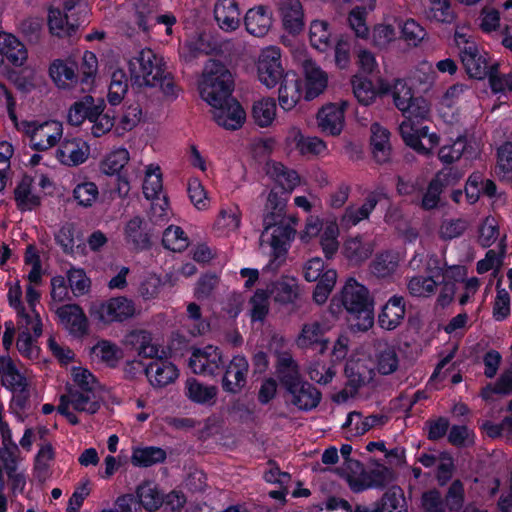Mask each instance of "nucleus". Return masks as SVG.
Listing matches in <instances>:
<instances>
[{"label":"nucleus","mask_w":512,"mask_h":512,"mask_svg":"<svg viewBox=\"0 0 512 512\" xmlns=\"http://www.w3.org/2000/svg\"><path fill=\"white\" fill-rule=\"evenodd\" d=\"M290 194L272 187L266 196L263 208L264 231L261 235V247H269L273 257L271 264L282 261L295 236L298 219L286 214Z\"/></svg>","instance_id":"obj_1"},{"label":"nucleus","mask_w":512,"mask_h":512,"mask_svg":"<svg viewBox=\"0 0 512 512\" xmlns=\"http://www.w3.org/2000/svg\"><path fill=\"white\" fill-rule=\"evenodd\" d=\"M341 309L347 312L358 331H368L374 324V300L368 288L353 277L331 299L330 311L337 313Z\"/></svg>","instance_id":"obj_2"},{"label":"nucleus","mask_w":512,"mask_h":512,"mask_svg":"<svg viewBox=\"0 0 512 512\" xmlns=\"http://www.w3.org/2000/svg\"><path fill=\"white\" fill-rule=\"evenodd\" d=\"M0 91L5 97L9 118L15 128L28 139L29 147L37 152H47L54 147L57 148L64 134L63 123L56 119L19 121L15 112L14 97L2 83H0Z\"/></svg>","instance_id":"obj_3"},{"label":"nucleus","mask_w":512,"mask_h":512,"mask_svg":"<svg viewBox=\"0 0 512 512\" xmlns=\"http://www.w3.org/2000/svg\"><path fill=\"white\" fill-rule=\"evenodd\" d=\"M278 372L282 383L291 395V402L301 410L315 408L321 399L320 392L310 383L299 378L298 367L292 357L284 355L279 359Z\"/></svg>","instance_id":"obj_4"},{"label":"nucleus","mask_w":512,"mask_h":512,"mask_svg":"<svg viewBox=\"0 0 512 512\" xmlns=\"http://www.w3.org/2000/svg\"><path fill=\"white\" fill-rule=\"evenodd\" d=\"M232 74L220 62L209 60L199 82L201 98L213 107L223 102L232 94Z\"/></svg>","instance_id":"obj_5"},{"label":"nucleus","mask_w":512,"mask_h":512,"mask_svg":"<svg viewBox=\"0 0 512 512\" xmlns=\"http://www.w3.org/2000/svg\"><path fill=\"white\" fill-rule=\"evenodd\" d=\"M128 71L136 85L155 87L165 74V62L163 57L152 49L143 48L128 60Z\"/></svg>","instance_id":"obj_6"},{"label":"nucleus","mask_w":512,"mask_h":512,"mask_svg":"<svg viewBox=\"0 0 512 512\" xmlns=\"http://www.w3.org/2000/svg\"><path fill=\"white\" fill-rule=\"evenodd\" d=\"M7 300L9 306L14 309L17 315V323L25 327L32 326L39 330V316L37 305L40 300V293L35 286L27 285L25 291V302L22 300L23 292L18 280L7 283Z\"/></svg>","instance_id":"obj_7"},{"label":"nucleus","mask_w":512,"mask_h":512,"mask_svg":"<svg viewBox=\"0 0 512 512\" xmlns=\"http://www.w3.org/2000/svg\"><path fill=\"white\" fill-rule=\"evenodd\" d=\"M303 275L308 282L318 281L313 292V299L317 304H324L336 284V270L326 268L320 257H313L305 262Z\"/></svg>","instance_id":"obj_8"},{"label":"nucleus","mask_w":512,"mask_h":512,"mask_svg":"<svg viewBox=\"0 0 512 512\" xmlns=\"http://www.w3.org/2000/svg\"><path fill=\"white\" fill-rule=\"evenodd\" d=\"M256 73L259 82L267 89L278 85L287 74L282 65L280 48L268 46L260 51L256 61Z\"/></svg>","instance_id":"obj_9"},{"label":"nucleus","mask_w":512,"mask_h":512,"mask_svg":"<svg viewBox=\"0 0 512 512\" xmlns=\"http://www.w3.org/2000/svg\"><path fill=\"white\" fill-rule=\"evenodd\" d=\"M400 134L407 146L419 154L428 155L439 143L435 133H428L427 126H421L416 120L405 119L399 126Z\"/></svg>","instance_id":"obj_10"},{"label":"nucleus","mask_w":512,"mask_h":512,"mask_svg":"<svg viewBox=\"0 0 512 512\" xmlns=\"http://www.w3.org/2000/svg\"><path fill=\"white\" fill-rule=\"evenodd\" d=\"M89 143L79 136H68L61 139L55 150V159L63 166L77 167L84 164L90 157Z\"/></svg>","instance_id":"obj_11"},{"label":"nucleus","mask_w":512,"mask_h":512,"mask_svg":"<svg viewBox=\"0 0 512 512\" xmlns=\"http://www.w3.org/2000/svg\"><path fill=\"white\" fill-rule=\"evenodd\" d=\"M368 361L374 366L376 373L383 376L395 373L400 366L396 347L386 340H377L373 343Z\"/></svg>","instance_id":"obj_12"},{"label":"nucleus","mask_w":512,"mask_h":512,"mask_svg":"<svg viewBox=\"0 0 512 512\" xmlns=\"http://www.w3.org/2000/svg\"><path fill=\"white\" fill-rule=\"evenodd\" d=\"M214 121L227 130H237L246 120V112L241 104L231 96L211 107Z\"/></svg>","instance_id":"obj_13"},{"label":"nucleus","mask_w":512,"mask_h":512,"mask_svg":"<svg viewBox=\"0 0 512 512\" xmlns=\"http://www.w3.org/2000/svg\"><path fill=\"white\" fill-rule=\"evenodd\" d=\"M136 309L132 300L126 297H115L95 306L92 310L104 323L122 322L135 315Z\"/></svg>","instance_id":"obj_14"},{"label":"nucleus","mask_w":512,"mask_h":512,"mask_svg":"<svg viewBox=\"0 0 512 512\" xmlns=\"http://www.w3.org/2000/svg\"><path fill=\"white\" fill-rule=\"evenodd\" d=\"M348 107L346 101L329 103L317 113L316 121L319 130L325 135L339 136L345 126V111Z\"/></svg>","instance_id":"obj_15"},{"label":"nucleus","mask_w":512,"mask_h":512,"mask_svg":"<svg viewBox=\"0 0 512 512\" xmlns=\"http://www.w3.org/2000/svg\"><path fill=\"white\" fill-rule=\"evenodd\" d=\"M329 330L330 326L319 321L304 323L295 338V343L300 349H311L324 353L328 348V340L325 335Z\"/></svg>","instance_id":"obj_16"},{"label":"nucleus","mask_w":512,"mask_h":512,"mask_svg":"<svg viewBox=\"0 0 512 512\" xmlns=\"http://www.w3.org/2000/svg\"><path fill=\"white\" fill-rule=\"evenodd\" d=\"M351 84L355 98L364 106L373 104L378 96L388 94L390 91V84L384 78H378L374 84L369 78L354 75Z\"/></svg>","instance_id":"obj_17"},{"label":"nucleus","mask_w":512,"mask_h":512,"mask_svg":"<svg viewBox=\"0 0 512 512\" xmlns=\"http://www.w3.org/2000/svg\"><path fill=\"white\" fill-rule=\"evenodd\" d=\"M221 363L222 353L213 345L194 349L188 361L192 372L199 375H214Z\"/></svg>","instance_id":"obj_18"},{"label":"nucleus","mask_w":512,"mask_h":512,"mask_svg":"<svg viewBox=\"0 0 512 512\" xmlns=\"http://www.w3.org/2000/svg\"><path fill=\"white\" fill-rule=\"evenodd\" d=\"M249 372V363L242 355L234 356L225 367L222 378V388L224 391L237 394L245 387L247 375Z\"/></svg>","instance_id":"obj_19"},{"label":"nucleus","mask_w":512,"mask_h":512,"mask_svg":"<svg viewBox=\"0 0 512 512\" xmlns=\"http://www.w3.org/2000/svg\"><path fill=\"white\" fill-rule=\"evenodd\" d=\"M59 323L73 336L81 337L88 331V319L76 304H65L55 308Z\"/></svg>","instance_id":"obj_20"},{"label":"nucleus","mask_w":512,"mask_h":512,"mask_svg":"<svg viewBox=\"0 0 512 512\" xmlns=\"http://www.w3.org/2000/svg\"><path fill=\"white\" fill-rule=\"evenodd\" d=\"M437 264L438 261L431 258L427 267V271L431 275H415L407 280V291L411 297L427 299L435 295L438 289V283L434 279V276L436 275L437 271L441 270Z\"/></svg>","instance_id":"obj_21"},{"label":"nucleus","mask_w":512,"mask_h":512,"mask_svg":"<svg viewBox=\"0 0 512 512\" xmlns=\"http://www.w3.org/2000/svg\"><path fill=\"white\" fill-rule=\"evenodd\" d=\"M460 178L452 168H444L436 174V176L429 183L426 192L421 200V207L424 210H432L438 207L440 203V195L443 188L447 185L453 184Z\"/></svg>","instance_id":"obj_22"},{"label":"nucleus","mask_w":512,"mask_h":512,"mask_svg":"<svg viewBox=\"0 0 512 512\" xmlns=\"http://www.w3.org/2000/svg\"><path fill=\"white\" fill-rule=\"evenodd\" d=\"M278 103L282 110L291 111L301 101L303 96L300 78L292 71H287L286 76L278 83Z\"/></svg>","instance_id":"obj_23"},{"label":"nucleus","mask_w":512,"mask_h":512,"mask_svg":"<svg viewBox=\"0 0 512 512\" xmlns=\"http://www.w3.org/2000/svg\"><path fill=\"white\" fill-rule=\"evenodd\" d=\"M460 56L465 70L471 78L483 79L488 75V55L477 45L463 47Z\"/></svg>","instance_id":"obj_24"},{"label":"nucleus","mask_w":512,"mask_h":512,"mask_svg":"<svg viewBox=\"0 0 512 512\" xmlns=\"http://www.w3.org/2000/svg\"><path fill=\"white\" fill-rule=\"evenodd\" d=\"M305 80V99L313 100L322 94L328 86V74L314 61L305 60L303 63Z\"/></svg>","instance_id":"obj_25"},{"label":"nucleus","mask_w":512,"mask_h":512,"mask_svg":"<svg viewBox=\"0 0 512 512\" xmlns=\"http://www.w3.org/2000/svg\"><path fill=\"white\" fill-rule=\"evenodd\" d=\"M145 374L153 387L162 388L178 378L179 370L172 362L161 358L152 360L145 367Z\"/></svg>","instance_id":"obj_26"},{"label":"nucleus","mask_w":512,"mask_h":512,"mask_svg":"<svg viewBox=\"0 0 512 512\" xmlns=\"http://www.w3.org/2000/svg\"><path fill=\"white\" fill-rule=\"evenodd\" d=\"M374 251L372 241L362 236H350L345 239L341 253L352 266H358L368 260Z\"/></svg>","instance_id":"obj_27"},{"label":"nucleus","mask_w":512,"mask_h":512,"mask_svg":"<svg viewBox=\"0 0 512 512\" xmlns=\"http://www.w3.org/2000/svg\"><path fill=\"white\" fill-rule=\"evenodd\" d=\"M405 314L404 297L394 295L382 307L378 315V324L386 331L395 330L403 322Z\"/></svg>","instance_id":"obj_28"},{"label":"nucleus","mask_w":512,"mask_h":512,"mask_svg":"<svg viewBox=\"0 0 512 512\" xmlns=\"http://www.w3.org/2000/svg\"><path fill=\"white\" fill-rule=\"evenodd\" d=\"M242 212L238 205L222 206L213 224V231L219 237H228L241 226Z\"/></svg>","instance_id":"obj_29"},{"label":"nucleus","mask_w":512,"mask_h":512,"mask_svg":"<svg viewBox=\"0 0 512 512\" xmlns=\"http://www.w3.org/2000/svg\"><path fill=\"white\" fill-rule=\"evenodd\" d=\"M473 97L472 91L464 84H454L450 86L439 102V111L443 117L447 116L451 111L454 115Z\"/></svg>","instance_id":"obj_30"},{"label":"nucleus","mask_w":512,"mask_h":512,"mask_svg":"<svg viewBox=\"0 0 512 512\" xmlns=\"http://www.w3.org/2000/svg\"><path fill=\"white\" fill-rule=\"evenodd\" d=\"M14 200L20 211H32L41 205L42 197L38 194L30 176H23L14 189Z\"/></svg>","instance_id":"obj_31"},{"label":"nucleus","mask_w":512,"mask_h":512,"mask_svg":"<svg viewBox=\"0 0 512 512\" xmlns=\"http://www.w3.org/2000/svg\"><path fill=\"white\" fill-rule=\"evenodd\" d=\"M265 172L275 182L273 187H279L280 190L288 194H291L300 185L298 174L293 170L287 169L279 162L268 161L265 165Z\"/></svg>","instance_id":"obj_32"},{"label":"nucleus","mask_w":512,"mask_h":512,"mask_svg":"<svg viewBox=\"0 0 512 512\" xmlns=\"http://www.w3.org/2000/svg\"><path fill=\"white\" fill-rule=\"evenodd\" d=\"M272 13L264 6L249 9L244 17L247 32L256 37L265 36L272 26Z\"/></svg>","instance_id":"obj_33"},{"label":"nucleus","mask_w":512,"mask_h":512,"mask_svg":"<svg viewBox=\"0 0 512 512\" xmlns=\"http://www.w3.org/2000/svg\"><path fill=\"white\" fill-rule=\"evenodd\" d=\"M214 16L224 31L231 32L240 26V11L236 0H217Z\"/></svg>","instance_id":"obj_34"},{"label":"nucleus","mask_w":512,"mask_h":512,"mask_svg":"<svg viewBox=\"0 0 512 512\" xmlns=\"http://www.w3.org/2000/svg\"><path fill=\"white\" fill-rule=\"evenodd\" d=\"M0 52L12 65L20 67L28 58L25 45L13 34L0 32Z\"/></svg>","instance_id":"obj_35"},{"label":"nucleus","mask_w":512,"mask_h":512,"mask_svg":"<svg viewBox=\"0 0 512 512\" xmlns=\"http://www.w3.org/2000/svg\"><path fill=\"white\" fill-rule=\"evenodd\" d=\"M20 331L16 346L19 353L28 359H35L39 355V347L37 345V339L42 334V321L39 317V330L32 326L25 327L21 323H17Z\"/></svg>","instance_id":"obj_36"},{"label":"nucleus","mask_w":512,"mask_h":512,"mask_svg":"<svg viewBox=\"0 0 512 512\" xmlns=\"http://www.w3.org/2000/svg\"><path fill=\"white\" fill-rule=\"evenodd\" d=\"M77 65L74 61L54 60L49 67V75L60 89H69L77 83Z\"/></svg>","instance_id":"obj_37"},{"label":"nucleus","mask_w":512,"mask_h":512,"mask_svg":"<svg viewBox=\"0 0 512 512\" xmlns=\"http://www.w3.org/2000/svg\"><path fill=\"white\" fill-rule=\"evenodd\" d=\"M0 376L2 385L14 392H24L28 387L26 377L9 356H0Z\"/></svg>","instance_id":"obj_38"},{"label":"nucleus","mask_w":512,"mask_h":512,"mask_svg":"<svg viewBox=\"0 0 512 512\" xmlns=\"http://www.w3.org/2000/svg\"><path fill=\"white\" fill-rule=\"evenodd\" d=\"M59 398H66L73 410L87 414H95L101 406L97 391L70 389L67 394H63Z\"/></svg>","instance_id":"obj_39"},{"label":"nucleus","mask_w":512,"mask_h":512,"mask_svg":"<svg viewBox=\"0 0 512 512\" xmlns=\"http://www.w3.org/2000/svg\"><path fill=\"white\" fill-rule=\"evenodd\" d=\"M130 161V153L125 147H117L107 152L99 162V170L106 176L125 173L124 169Z\"/></svg>","instance_id":"obj_40"},{"label":"nucleus","mask_w":512,"mask_h":512,"mask_svg":"<svg viewBox=\"0 0 512 512\" xmlns=\"http://www.w3.org/2000/svg\"><path fill=\"white\" fill-rule=\"evenodd\" d=\"M378 202L379 194L376 192L369 193L361 205H350L345 209L342 223L347 226H355L368 219Z\"/></svg>","instance_id":"obj_41"},{"label":"nucleus","mask_w":512,"mask_h":512,"mask_svg":"<svg viewBox=\"0 0 512 512\" xmlns=\"http://www.w3.org/2000/svg\"><path fill=\"white\" fill-rule=\"evenodd\" d=\"M144 220L140 216L129 219L124 226V238L134 250H145L149 247V236L144 227Z\"/></svg>","instance_id":"obj_42"},{"label":"nucleus","mask_w":512,"mask_h":512,"mask_svg":"<svg viewBox=\"0 0 512 512\" xmlns=\"http://www.w3.org/2000/svg\"><path fill=\"white\" fill-rule=\"evenodd\" d=\"M185 394L194 403L212 405L217 397L218 388L203 384L195 378H188L185 383Z\"/></svg>","instance_id":"obj_43"},{"label":"nucleus","mask_w":512,"mask_h":512,"mask_svg":"<svg viewBox=\"0 0 512 512\" xmlns=\"http://www.w3.org/2000/svg\"><path fill=\"white\" fill-rule=\"evenodd\" d=\"M277 117L276 101L272 97H262L252 105V119L261 128L272 126Z\"/></svg>","instance_id":"obj_44"},{"label":"nucleus","mask_w":512,"mask_h":512,"mask_svg":"<svg viewBox=\"0 0 512 512\" xmlns=\"http://www.w3.org/2000/svg\"><path fill=\"white\" fill-rule=\"evenodd\" d=\"M283 25L291 33H299L304 26V14L299 0H283L281 6Z\"/></svg>","instance_id":"obj_45"},{"label":"nucleus","mask_w":512,"mask_h":512,"mask_svg":"<svg viewBox=\"0 0 512 512\" xmlns=\"http://www.w3.org/2000/svg\"><path fill=\"white\" fill-rule=\"evenodd\" d=\"M166 459V452L159 447L137 446L132 450L131 463L137 467H149L162 463Z\"/></svg>","instance_id":"obj_46"},{"label":"nucleus","mask_w":512,"mask_h":512,"mask_svg":"<svg viewBox=\"0 0 512 512\" xmlns=\"http://www.w3.org/2000/svg\"><path fill=\"white\" fill-rule=\"evenodd\" d=\"M143 194L148 200L157 199L163 190L162 172L157 164H149L145 167L143 180Z\"/></svg>","instance_id":"obj_47"},{"label":"nucleus","mask_w":512,"mask_h":512,"mask_svg":"<svg viewBox=\"0 0 512 512\" xmlns=\"http://www.w3.org/2000/svg\"><path fill=\"white\" fill-rule=\"evenodd\" d=\"M371 144L375 159L386 162L390 157L389 132L378 123L371 126Z\"/></svg>","instance_id":"obj_48"},{"label":"nucleus","mask_w":512,"mask_h":512,"mask_svg":"<svg viewBox=\"0 0 512 512\" xmlns=\"http://www.w3.org/2000/svg\"><path fill=\"white\" fill-rule=\"evenodd\" d=\"M339 233L336 221L325 220L323 231L319 236V244L327 259H332L339 249Z\"/></svg>","instance_id":"obj_49"},{"label":"nucleus","mask_w":512,"mask_h":512,"mask_svg":"<svg viewBox=\"0 0 512 512\" xmlns=\"http://www.w3.org/2000/svg\"><path fill=\"white\" fill-rule=\"evenodd\" d=\"M268 293L273 295L276 302L290 303L298 294L297 280L293 277L283 276L272 284V288Z\"/></svg>","instance_id":"obj_50"},{"label":"nucleus","mask_w":512,"mask_h":512,"mask_svg":"<svg viewBox=\"0 0 512 512\" xmlns=\"http://www.w3.org/2000/svg\"><path fill=\"white\" fill-rule=\"evenodd\" d=\"M345 373L356 384H364L373 379L374 366L364 358L351 359L345 366Z\"/></svg>","instance_id":"obj_51"},{"label":"nucleus","mask_w":512,"mask_h":512,"mask_svg":"<svg viewBox=\"0 0 512 512\" xmlns=\"http://www.w3.org/2000/svg\"><path fill=\"white\" fill-rule=\"evenodd\" d=\"M213 47L208 35L199 34L194 38L187 40L180 48V55L186 61L198 57L201 54H210Z\"/></svg>","instance_id":"obj_52"},{"label":"nucleus","mask_w":512,"mask_h":512,"mask_svg":"<svg viewBox=\"0 0 512 512\" xmlns=\"http://www.w3.org/2000/svg\"><path fill=\"white\" fill-rule=\"evenodd\" d=\"M332 33L329 24L323 20H314L309 28V40L311 45L322 52L327 51L331 47Z\"/></svg>","instance_id":"obj_53"},{"label":"nucleus","mask_w":512,"mask_h":512,"mask_svg":"<svg viewBox=\"0 0 512 512\" xmlns=\"http://www.w3.org/2000/svg\"><path fill=\"white\" fill-rule=\"evenodd\" d=\"M92 355L108 366H115L122 358L121 349L108 340L97 342L91 349Z\"/></svg>","instance_id":"obj_54"},{"label":"nucleus","mask_w":512,"mask_h":512,"mask_svg":"<svg viewBox=\"0 0 512 512\" xmlns=\"http://www.w3.org/2000/svg\"><path fill=\"white\" fill-rule=\"evenodd\" d=\"M187 193L192 205L198 211L209 210L211 207V198L198 178L193 177L188 180Z\"/></svg>","instance_id":"obj_55"},{"label":"nucleus","mask_w":512,"mask_h":512,"mask_svg":"<svg viewBox=\"0 0 512 512\" xmlns=\"http://www.w3.org/2000/svg\"><path fill=\"white\" fill-rule=\"evenodd\" d=\"M143 113L140 104L132 103L125 106L116 123L119 134L133 130L142 120Z\"/></svg>","instance_id":"obj_56"},{"label":"nucleus","mask_w":512,"mask_h":512,"mask_svg":"<svg viewBox=\"0 0 512 512\" xmlns=\"http://www.w3.org/2000/svg\"><path fill=\"white\" fill-rule=\"evenodd\" d=\"M136 496L139 503L146 510H156L163 503L162 494L159 492L156 485L150 482L141 484L136 490Z\"/></svg>","instance_id":"obj_57"},{"label":"nucleus","mask_w":512,"mask_h":512,"mask_svg":"<svg viewBox=\"0 0 512 512\" xmlns=\"http://www.w3.org/2000/svg\"><path fill=\"white\" fill-rule=\"evenodd\" d=\"M97 106L92 96H85L81 101L75 102L68 110L67 119L73 126L81 125L85 119L90 120L92 109Z\"/></svg>","instance_id":"obj_58"},{"label":"nucleus","mask_w":512,"mask_h":512,"mask_svg":"<svg viewBox=\"0 0 512 512\" xmlns=\"http://www.w3.org/2000/svg\"><path fill=\"white\" fill-rule=\"evenodd\" d=\"M72 196L79 206L91 207L98 200L99 190L94 182L84 181L75 185Z\"/></svg>","instance_id":"obj_59"},{"label":"nucleus","mask_w":512,"mask_h":512,"mask_svg":"<svg viewBox=\"0 0 512 512\" xmlns=\"http://www.w3.org/2000/svg\"><path fill=\"white\" fill-rule=\"evenodd\" d=\"M162 243L171 251L181 252L188 247L189 239L181 227L170 225L163 233Z\"/></svg>","instance_id":"obj_60"},{"label":"nucleus","mask_w":512,"mask_h":512,"mask_svg":"<svg viewBox=\"0 0 512 512\" xmlns=\"http://www.w3.org/2000/svg\"><path fill=\"white\" fill-rule=\"evenodd\" d=\"M103 109V103L98 104L92 109V114H90L89 121L92 123L91 133L94 137L103 136L114 126V118L108 114H104Z\"/></svg>","instance_id":"obj_61"},{"label":"nucleus","mask_w":512,"mask_h":512,"mask_svg":"<svg viewBox=\"0 0 512 512\" xmlns=\"http://www.w3.org/2000/svg\"><path fill=\"white\" fill-rule=\"evenodd\" d=\"M249 313L252 321H263L269 311V293L257 289L249 301Z\"/></svg>","instance_id":"obj_62"},{"label":"nucleus","mask_w":512,"mask_h":512,"mask_svg":"<svg viewBox=\"0 0 512 512\" xmlns=\"http://www.w3.org/2000/svg\"><path fill=\"white\" fill-rule=\"evenodd\" d=\"M405 119L421 122L428 119L430 114V105L428 101L421 97H414L406 107L400 110Z\"/></svg>","instance_id":"obj_63"},{"label":"nucleus","mask_w":512,"mask_h":512,"mask_svg":"<svg viewBox=\"0 0 512 512\" xmlns=\"http://www.w3.org/2000/svg\"><path fill=\"white\" fill-rule=\"evenodd\" d=\"M499 224L495 217H486L479 227L478 241L487 248L492 246L499 238Z\"/></svg>","instance_id":"obj_64"}]
</instances>
